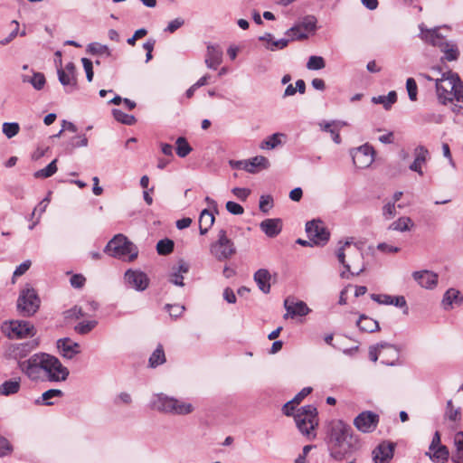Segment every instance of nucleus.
<instances>
[{"label":"nucleus","mask_w":463,"mask_h":463,"mask_svg":"<svg viewBox=\"0 0 463 463\" xmlns=\"http://www.w3.org/2000/svg\"><path fill=\"white\" fill-rule=\"evenodd\" d=\"M326 442L330 458L339 462L348 459L363 447L360 437L343 420L330 422Z\"/></svg>","instance_id":"f257e3e1"},{"label":"nucleus","mask_w":463,"mask_h":463,"mask_svg":"<svg viewBox=\"0 0 463 463\" xmlns=\"http://www.w3.org/2000/svg\"><path fill=\"white\" fill-rule=\"evenodd\" d=\"M419 76L429 81H435L436 94L440 104H450L454 113L463 115V82L457 74L448 71L438 79L426 73H420Z\"/></svg>","instance_id":"f03ea898"},{"label":"nucleus","mask_w":463,"mask_h":463,"mask_svg":"<svg viewBox=\"0 0 463 463\" xmlns=\"http://www.w3.org/2000/svg\"><path fill=\"white\" fill-rule=\"evenodd\" d=\"M336 257L345 269L340 274L342 278H348L345 275L346 272H349L352 276H358L365 269L363 264V251L356 243L353 242L352 239L346 240L338 248Z\"/></svg>","instance_id":"7ed1b4c3"},{"label":"nucleus","mask_w":463,"mask_h":463,"mask_svg":"<svg viewBox=\"0 0 463 463\" xmlns=\"http://www.w3.org/2000/svg\"><path fill=\"white\" fill-rule=\"evenodd\" d=\"M299 432L308 439L316 438L315 430L318 425L317 410L314 405H305L297 410L294 415Z\"/></svg>","instance_id":"20e7f679"},{"label":"nucleus","mask_w":463,"mask_h":463,"mask_svg":"<svg viewBox=\"0 0 463 463\" xmlns=\"http://www.w3.org/2000/svg\"><path fill=\"white\" fill-rule=\"evenodd\" d=\"M104 252L128 261L134 260L138 254L137 247L123 234L115 235L106 245Z\"/></svg>","instance_id":"39448f33"},{"label":"nucleus","mask_w":463,"mask_h":463,"mask_svg":"<svg viewBox=\"0 0 463 463\" xmlns=\"http://www.w3.org/2000/svg\"><path fill=\"white\" fill-rule=\"evenodd\" d=\"M439 28L425 29L423 24L420 25V37L426 43L438 46L445 53V59L452 61H456L458 57V50L455 43H449L445 38L439 33Z\"/></svg>","instance_id":"423d86ee"},{"label":"nucleus","mask_w":463,"mask_h":463,"mask_svg":"<svg viewBox=\"0 0 463 463\" xmlns=\"http://www.w3.org/2000/svg\"><path fill=\"white\" fill-rule=\"evenodd\" d=\"M48 354L37 353L25 361H20L18 368L32 381L43 380Z\"/></svg>","instance_id":"0eeeda50"},{"label":"nucleus","mask_w":463,"mask_h":463,"mask_svg":"<svg viewBox=\"0 0 463 463\" xmlns=\"http://www.w3.org/2000/svg\"><path fill=\"white\" fill-rule=\"evenodd\" d=\"M210 253L219 261L228 260L236 253V247L224 229L219 231L217 241L211 243Z\"/></svg>","instance_id":"6e6552de"},{"label":"nucleus","mask_w":463,"mask_h":463,"mask_svg":"<svg viewBox=\"0 0 463 463\" xmlns=\"http://www.w3.org/2000/svg\"><path fill=\"white\" fill-rule=\"evenodd\" d=\"M317 20L314 15H306L286 31L285 35L292 41L307 39L310 33L317 30Z\"/></svg>","instance_id":"1a4fd4ad"},{"label":"nucleus","mask_w":463,"mask_h":463,"mask_svg":"<svg viewBox=\"0 0 463 463\" xmlns=\"http://www.w3.org/2000/svg\"><path fill=\"white\" fill-rule=\"evenodd\" d=\"M3 333L10 339H20L34 335V326L27 321H9L2 325Z\"/></svg>","instance_id":"9d476101"},{"label":"nucleus","mask_w":463,"mask_h":463,"mask_svg":"<svg viewBox=\"0 0 463 463\" xmlns=\"http://www.w3.org/2000/svg\"><path fill=\"white\" fill-rule=\"evenodd\" d=\"M69 374V369L62 365L57 357L48 354L43 380L46 379L49 382H63L68 378Z\"/></svg>","instance_id":"9b49d317"},{"label":"nucleus","mask_w":463,"mask_h":463,"mask_svg":"<svg viewBox=\"0 0 463 463\" xmlns=\"http://www.w3.org/2000/svg\"><path fill=\"white\" fill-rule=\"evenodd\" d=\"M40 307V298L32 288H24L17 299V307L24 316L33 315Z\"/></svg>","instance_id":"f8f14e48"},{"label":"nucleus","mask_w":463,"mask_h":463,"mask_svg":"<svg viewBox=\"0 0 463 463\" xmlns=\"http://www.w3.org/2000/svg\"><path fill=\"white\" fill-rule=\"evenodd\" d=\"M306 232L309 241L316 245H325L329 241L330 232L321 220L307 222Z\"/></svg>","instance_id":"ddd939ff"},{"label":"nucleus","mask_w":463,"mask_h":463,"mask_svg":"<svg viewBox=\"0 0 463 463\" xmlns=\"http://www.w3.org/2000/svg\"><path fill=\"white\" fill-rule=\"evenodd\" d=\"M353 163L357 168H366L374 160V150L369 145H363L351 152Z\"/></svg>","instance_id":"4468645a"},{"label":"nucleus","mask_w":463,"mask_h":463,"mask_svg":"<svg viewBox=\"0 0 463 463\" xmlns=\"http://www.w3.org/2000/svg\"><path fill=\"white\" fill-rule=\"evenodd\" d=\"M124 279L128 287L137 291H144L149 285L147 275L139 269H128L125 272Z\"/></svg>","instance_id":"2eb2a0df"},{"label":"nucleus","mask_w":463,"mask_h":463,"mask_svg":"<svg viewBox=\"0 0 463 463\" xmlns=\"http://www.w3.org/2000/svg\"><path fill=\"white\" fill-rule=\"evenodd\" d=\"M379 422L378 414L365 411L358 414L354 420V425L356 429L364 433H369L373 431Z\"/></svg>","instance_id":"dca6fc26"},{"label":"nucleus","mask_w":463,"mask_h":463,"mask_svg":"<svg viewBox=\"0 0 463 463\" xmlns=\"http://www.w3.org/2000/svg\"><path fill=\"white\" fill-rule=\"evenodd\" d=\"M395 444L390 441H383L378 444L372 452L374 463H389L394 454Z\"/></svg>","instance_id":"f3484780"},{"label":"nucleus","mask_w":463,"mask_h":463,"mask_svg":"<svg viewBox=\"0 0 463 463\" xmlns=\"http://www.w3.org/2000/svg\"><path fill=\"white\" fill-rule=\"evenodd\" d=\"M284 307L287 310L285 318L290 317H304L307 316L311 310L307 305L301 300H296L294 298H287L284 301Z\"/></svg>","instance_id":"a211bd4d"},{"label":"nucleus","mask_w":463,"mask_h":463,"mask_svg":"<svg viewBox=\"0 0 463 463\" xmlns=\"http://www.w3.org/2000/svg\"><path fill=\"white\" fill-rule=\"evenodd\" d=\"M381 350V363L385 365L393 366L398 364L400 351L399 349L389 343H380Z\"/></svg>","instance_id":"6ab92c4d"},{"label":"nucleus","mask_w":463,"mask_h":463,"mask_svg":"<svg viewBox=\"0 0 463 463\" xmlns=\"http://www.w3.org/2000/svg\"><path fill=\"white\" fill-rule=\"evenodd\" d=\"M371 298L381 305H392L398 307H404V313H408L406 299L403 296H391L387 294H372Z\"/></svg>","instance_id":"aec40b11"},{"label":"nucleus","mask_w":463,"mask_h":463,"mask_svg":"<svg viewBox=\"0 0 463 463\" xmlns=\"http://www.w3.org/2000/svg\"><path fill=\"white\" fill-rule=\"evenodd\" d=\"M412 277L424 288L432 289L438 284V275L430 270L414 271Z\"/></svg>","instance_id":"412c9836"},{"label":"nucleus","mask_w":463,"mask_h":463,"mask_svg":"<svg viewBox=\"0 0 463 463\" xmlns=\"http://www.w3.org/2000/svg\"><path fill=\"white\" fill-rule=\"evenodd\" d=\"M222 50L217 44H208L205 56V64L207 68L216 70L222 62Z\"/></svg>","instance_id":"4be33fe9"},{"label":"nucleus","mask_w":463,"mask_h":463,"mask_svg":"<svg viewBox=\"0 0 463 463\" xmlns=\"http://www.w3.org/2000/svg\"><path fill=\"white\" fill-rule=\"evenodd\" d=\"M57 347L61 355L66 359H72L76 354L80 353L79 344L71 341L69 338L59 339L57 342Z\"/></svg>","instance_id":"5701e85b"},{"label":"nucleus","mask_w":463,"mask_h":463,"mask_svg":"<svg viewBox=\"0 0 463 463\" xmlns=\"http://www.w3.org/2000/svg\"><path fill=\"white\" fill-rule=\"evenodd\" d=\"M415 159L410 165V170L418 173L420 175H423L422 165L427 162L429 158V151L423 146H419L414 149Z\"/></svg>","instance_id":"b1692460"},{"label":"nucleus","mask_w":463,"mask_h":463,"mask_svg":"<svg viewBox=\"0 0 463 463\" xmlns=\"http://www.w3.org/2000/svg\"><path fill=\"white\" fill-rule=\"evenodd\" d=\"M260 228L268 237L274 238L282 230V221L279 218L266 219L260 222Z\"/></svg>","instance_id":"393cba45"},{"label":"nucleus","mask_w":463,"mask_h":463,"mask_svg":"<svg viewBox=\"0 0 463 463\" xmlns=\"http://www.w3.org/2000/svg\"><path fill=\"white\" fill-rule=\"evenodd\" d=\"M462 301L463 298L460 292L455 288H449L443 296L442 306L445 310H449L454 308V307L460 306Z\"/></svg>","instance_id":"a878e982"},{"label":"nucleus","mask_w":463,"mask_h":463,"mask_svg":"<svg viewBox=\"0 0 463 463\" xmlns=\"http://www.w3.org/2000/svg\"><path fill=\"white\" fill-rule=\"evenodd\" d=\"M194 408L191 402L173 397L171 413L173 415H187L194 411Z\"/></svg>","instance_id":"bb28decb"},{"label":"nucleus","mask_w":463,"mask_h":463,"mask_svg":"<svg viewBox=\"0 0 463 463\" xmlns=\"http://www.w3.org/2000/svg\"><path fill=\"white\" fill-rule=\"evenodd\" d=\"M172 396L164 393L156 394L153 398V408L158 411L171 413Z\"/></svg>","instance_id":"cd10ccee"},{"label":"nucleus","mask_w":463,"mask_h":463,"mask_svg":"<svg viewBox=\"0 0 463 463\" xmlns=\"http://www.w3.org/2000/svg\"><path fill=\"white\" fill-rule=\"evenodd\" d=\"M35 347L36 344L33 342L16 345L12 350V355L15 360H17V364H19L20 361H24V358H25Z\"/></svg>","instance_id":"c85d7f7f"},{"label":"nucleus","mask_w":463,"mask_h":463,"mask_svg":"<svg viewBox=\"0 0 463 463\" xmlns=\"http://www.w3.org/2000/svg\"><path fill=\"white\" fill-rule=\"evenodd\" d=\"M254 280L263 293L268 294L270 291V274L268 269L257 270L254 274Z\"/></svg>","instance_id":"c756f323"},{"label":"nucleus","mask_w":463,"mask_h":463,"mask_svg":"<svg viewBox=\"0 0 463 463\" xmlns=\"http://www.w3.org/2000/svg\"><path fill=\"white\" fill-rule=\"evenodd\" d=\"M345 122L332 121V122H321L319 126L323 131L329 132L335 143L339 144L341 142L339 128L342 126H345Z\"/></svg>","instance_id":"7c9ffc66"},{"label":"nucleus","mask_w":463,"mask_h":463,"mask_svg":"<svg viewBox=\"0 0 463 463\" xmlns=\"http://www.w3.org/2000/svg\"><path fill=\"white\" fill-rule=\"evenodd\" d=\"M356 325L362 332L366 333H373L380 329L379 323L366 315H361Z\"/></svg>","instance_id":"2f4dec72"},{"label":"nucleus","mask_w":463,"mask_h":463,"mask_svg":"<svg viewBox=\"0 0 463 463\" xmlns=\"http://www.w3.org/2000/svg\"><path fill=\"white\" fill-rule=\"evenodd\" d=\"M214 222V216L212 212L207 209H204L201 212L199 216V231L202 235L207 233L209 229L213 226Z\"/></svg>","instance_id":"473e14b6"},{"label":"nucleus","mask_w":463,"mask_h":463,"mask_svg":"<svg viewBox=\"0 0 463 463\" xmlns=\"http://www.w3.org/2000/svg\"><path fill=\"white\" fill-rule=\"evenodd\" d=\"M269 166V161L263 156H256L248 160V173L255 174Z\"/></svg>","instance_id":"72a5a7b5"},{"label":"nucleus","mask_w":463,"mask_h":463,"mask_svg":"<svg viewBox=\"0 0 463 463\" xmlns=\"http://www.w3.org/2000/svg\"><path fill=\"white\" fill-rule=\"evenodd\" d=\"M57 74L59 78V81L62 86L67 88V91H72L77 85V80L75 75H71L67 73L63 69L59 68L57 70Z\"/></svg>","instance_id":"f704fd0d"},{"label":"nucleus","mask_w":463,"mask_h":463,"mask_svg":"<svg viewBox=\"0 0 463 463\" xmlns=\"http://www.w3.org/2000/svg\"><path fill=\"white\" fill-rule=\"evenodd\" d=\"M21 387V380L20 378L12 379L4 382L0 385V394L5 396H9L14 393H17Z\"/></svg>","instance_id":"c9c22d12"},{"label":"nucleus","mask_w":463,"mask_h":463,"mask_svg":"<svg viewBox=\"0 0 463 463\" xmlns=\"http://www.w3.org/2000/svg\"><path fill=\"white\" fill-rule=\"evenodd\" d=\"M413 226L414 223L410 217L402 216L392 222L388 229L403 232L410 231Z\"/></svg>","instance_id":"e433bc0d"},{"label":"nucleus","mask_w":463,"mask_h":463,"mask_svg":"<svg viewBox=\"0 0 463 463\" xmlns=\"http://www.w3.org/2000/svg\"><path fill=\"white\" fill-rule=\"evenodd\" d=\"M397 101V94L394 90L390 91L386 96L373 97L372 102L374 104H382L388 110Z\"/></svg>","instance_id":"4c0bfd02"},{"label":"nucleus","mask_w":463,"mask_h":463,"mask_svg":"<svg viewBox=\"0 0 463 463\" xmlns=\"http://www.w3.org/2000/svg\"><path fill=\"white\" fill-rule=\"evenodd\" d=\"M454 444L456 451L452 456V460L455 463H463V431L455 434Z\"/></svg>","instance_id":"58836bf2"},{"label":"nucleus","mask_w":463,"mask_h":463,"mask_svg":"<svg viewBox=\"0 0 463 463\" xmlns=\"http://www.w3.org/2000/svg\"><path fill=\"white\" fill-rule=\"evenodd\" d=\"M87 52L92 55H105L111 56V50L105 44L94 42L87 45Z\"/></svg>","instance_id":"ea45409f"},{"label":"nucleus","mask_w":463,"mask_h":463,"mask_svg":"<svg viewBox=\"0 0 463 463\" xmlns=\"http://www.w3.org/2000/svg\"><path fill=\"white\" fill-rule=\"evenodd\" d=\"M284 137L281 133H275L264 139L260 147L261 149H274L282 144L281 137Z\"/></svg>","instance_id":"a19ab883"},{"label":"nucleus","mask_w":463,"mask_h":463,"mask_svg":"<svg viewBox=\"0 0 463 463\" xmlns=\"http://www.w3.org/2000/svg\"><path fill=\"white\" fill-rule=\"evenodd\" d=\"M444 416L449 420L456 423L461 420V410L460 408H454L452 401L449 400L446 404Z\"/></svg>","instance_id":"79ce46f5"},{"label":"nucleus","mask_w":463,"mask_h":463,"mask_svg":"<svg viewBox=\"0 0 463 463\" xmlns=\"http://www.w3.org/2000/svg\"><path fill=\"white\" fill-rule=\"evenodd\" d=\"M149 365L153 368L163 364L165 362V355L163 346L159 345L149 357Z\"/></svg>","instance_id":"37998d69"},{"label":"nucleus","mask_w":463,"mask_h":463,"mask_svg":"<svg viewBox=\"0 0 463 463\" xmlns=\"http://www.w3.org/2000/svg\"><path fill=\"white\" fill-rule=\"evenodd\" d=\"M57 159L52 160L46 167L36 171L33 174L35 178H48L57 172Z\"/></svg>","instance_id":"c03bdc74"},{"label":"nucleus","mask_w":463,"mask_h":463,"mask_svg":"<svg viewBox=\"0 0 463 463\" xmlns=\"http://www.w3.org/2000/svg\"><path fill=\"white\" fill-rule=\"evenodd\" d=\"M112 114L115 119L122 124L131 126L136 122V118L133 115L127 114L120 109H114Z\"/></svg>","instance_id":"a18cd8bd"},{"label":"nucleus","mask_w":463,"mask_h":463,"mask_svg":"<svg viewBox=\"0 0 463 463\" xmlns=\"http://www.w3.org/2000/svg\"><path fill=\"white\" fill-rule=\"evenodd\" d=\"M23 80L24 82H30L37 90H41L45 85V77L41 72H34L31 79L24 77Z\"/></svg>","instance_id":"49530a36"},{"label":"nucleus","mask_w":463,"mask_h":463,"mask_svg":"<svg viewBox=\"0 0 463 463\" xmlns=\"http://www.w3.org/2000/svg\"><path fill=\"white\" fill-rule=\"evenodd\" d=\"M175 144L176 154L180 157H185L192 151L191 146L189 145L187 140L183 137H178L176 139Z\"/></svg>","instance_id":"de8ad7c7"},{"label":"nucleus","mask_w":463,"mask_h":463,"mask_svg":"<svg viewBox=\"0 0 463 463\" xmlns=\"http://www.w3.org/2000/svg\"><path fill=\"white\" fill-rule=\"evenodd\" d=\"M174 241L170 239L160 240L156 244V250L159 255H168L174 250Z\"/></svg>","instance_id":"09e8293b"},{"label":"nucleus","mask_w":463,"mask_h":463,"mask_svg":"<svg viewBox=\"0 0 463 463\" xmlns=\"http://www.w3.org/2000/svg\"><path fill=\"white\" fill-rule=\"evenodd\" d=\"M431 451L432 455L430 456V458L433 460H437L439 463H444L445 461H447L449 455L448 448L444 445L439 446L438 448Z\"/></svg>","instance_id":"8fccbe9b"},{"label":"nucleus","mask_w":463,"mask_h":463,"mask_svg":"<svg viewBox=\"0 0 463 463\" xmlns=\"http://www.w3.org/2000/svg\"><path fill=\"white\" fill-rule=\"evenodd\" d=\"M326 66V62L323 57L312 55L309 57L307 62V68L310 71L322 70Z\"/></svg>","instance_id":"3c124183"},{"label":"nucleus","mask_w":463,"mask_h":463,"mask_svg":"<svg viewBox=\"0 0 463 463\" xmlns=\"http://www.w3.org/2000/svg\"><path fill=\"white\" fill-rule=\"evenodd\" d=\"M97 326V321H82L77 324L74 327L75 332L80 335H86L90 333Z\"/></svg>","instance_id":"603ef678"},{"label":"nucleus","mask_w":463,"mask_h":463,"mask_svg":"<svg viewBox=\"0 0 463 463\" xmlns=\"http://www.w3.org/2000/svg\"><path fill=\"white\" fill-rule=\"evenodd\" d=\"M2 130L8 138H12L19 133L20 127L16 122H5Z\"/></svg>","instance_id":"864d4df0"},{"label":"nucleus","mask_w":463,"mask_h":463,"mask_svg":"<svg viewBox=\"0 0 463 463\" xmlns=\"http://www.w3.org/2000/svg\"><path fill=\"white\" fill-rule=\"evenodd\" d=\"M406 90H407L410 100L416 101L418 99V86L413 78L407 79Z\"/></svg>","instance_id":"5fc2aeb1"},{"label":"nucleus","mask_w":463,"mask_h":463,"mask_svg":"<svg viewBox=\"0 0 463 463\" xmlns=\"http://www.w3.org/2000/svg\"><path fill=\"white\" fill-rule=\"evenodd\" d=\"M289 42H291V40H289V37L282 38L279 40L273 39L269 43L266 44V48L271 52H274L276 50H282L288 46Z\"/></svg>","instance_id":"6e6d98bb"},{"label":"nucleus","mask_w":463,"mask_h":463,"mask_svg":"<svg viewBox=\"0 0 463 463\" xmlns=\"http://www.w3.org/2000/svg\"><path fill=\"white\" fill-rule=\"evenodd\" d=\"M63 392L59 389H50L42 394L43 401L45 405H52L53 402L50 400L54 397H62Z\"/></svg>","instance_id":"4d7b16f0"},{"label":"nucleus","mask_w":463,"mask_h":463,"mask_svg":"<svg viewBox=\"0 0 463 463\" xmlns=\"http://www.w3.org/2000/svg\"><path fill=\"white\" fill-rule=\"evenodd\" d=\"M165 309L169 313V315L172 317L177 318V317H180L182 316V314L184 313V307L182 305H178V304H175V305L166 304L165 306Z\"/></svg>","instance_id":"13d9d810"},{"label":"nucleus","mask_w":463,"mask_h":463,"mask_svg":"<svg viewBox=\"0 0 463 463\" xmlns=\"http://www.w3.org/2000/svg\"><path fill=\"white\" fill-rule=\"evenodd\" d=\"M396 215V206L394 202H388L383 207V216L386 220L392 219Z\"/></svg>","instance_id":"bf43d9fd"},{"label":"nucleus","mask_w":463,"mask_h":463,"mask_svg":"<svg viewBox=\"0 0 463 463\" xmlns=\"http://www.w3.org/2000/svg\"><path fill=\"white\" fill-rule=\"evenodd\" d=\"M81 62H82L83 68L85 70L86 78H87L88 81H90V82L92 81L93 75H94L92 61L88 58H82Z\"/></svg>","instance_id":"052dcab7"},{"label":"nucleus","mask_w":463,"mask_h":463,"mask_svg":"<svg viewBox=\"0 0 463 463\" xmlns=\"http://www.w3.org/2000/svg\"><path fill=\"white\" fill-rule=\"evenodd\" d=\"M50 203V196L47 195L44 199H43L39 204L34 208L32 213V218L38 213V217L40 219L41 215L46 211V208Z\"/></svg>","instance_id":"680f3d73"},{"label":"nucleus","mask_w":463,"mask_h":463,"mask_svg":"<svg viewBox=\"0 0 463 463\" xmlns=\"http://www.w3.org/2000/svg\"><path fill=\"white\" fill-rule=\"evenodd\" d=\"M226 209L227 211L234 215H241L244 213L243 207L232 201H229L226 203Z\"/></svg>","instance_id":"e2e57ef3"},{"label":"nucleus","mask_w":463,"mask_h":463,"mask_svg":"<svg viewBox=\"0 0 463 463\" xmlns=\"http://www.w3.org/2000/svg\"><path fill=\"white\" fill-rule=\"evenodd\" d=\"M86 279L81 274H74L71 276L70 282L71 285L75 288H80L84 286Z\"/></svg>","instance_id":"0e129e2a"},{"label":"nucleus","mask_w":463,"mask_h":463,"mask_svg":"<svg viewBox=\"0 0 463 463\" xmlns=\"http://www.w3.org/2000/svg\"><path fill=\"white\" fill-rule=\"evenodd\" d=\"M272 198L269 195H262L260 199V210L263 213H267L272 206Z\"/></svg>","instance_id":"69168bd1"},{"label":"nucleus","mask_w":463,"mask_h":463,"mask_svg":"<svg viewBox=\"0 0 463 463\" xmlns=\"http://www.w3.org/2000/svg\"><path fill=\"white\" fill-rule=\"evenodd\" d=\"M232 192L238 199L241 201H246V199L250 194V190L247 188L234 187Z\"/></svg>","instance_id":"338daca9"},{"label":"nucleus","mask_w":463,"mask_h":463,"mask_svg":"<svg viewBox=\"0 0 463 463\" xmlns=\"http://www.w3.org/2000/svg\"><path fill=\"white\" fill-rule=\"evenodd\" d=\"M184 19L175 18L168 24V25L165 29V31L172 33L175 32L177 29H179L180 27H182L184 25Z\"/></svg>","instance_id":"774afa93"}]
</instances>
